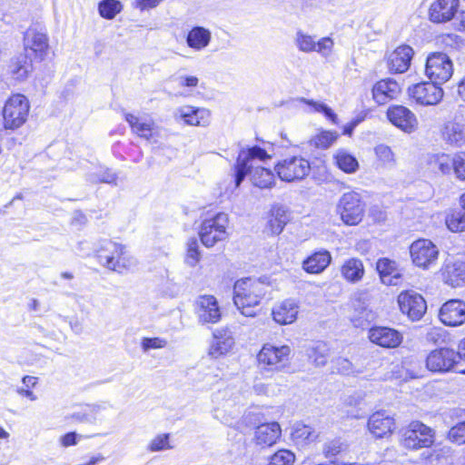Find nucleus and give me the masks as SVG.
Returning <instances> with one entry per match:
<instances>
[{
  "label": "nucleus",
  "mask_w": 465,
  "mask_h": 465,
  "mask_svg": "<svg viewBox=\"0 0 465 465\" xmlns=\"http://www.w3.org/2000/svg\"><path fill=\"white\" fill-rule=\"evenodd\" d=\"M271 159V155L259 146H252L240 151L235 165V186L238 187L247 175L254 186L259 188H271L275 183L273 173L258 165Z\"/></svg>",
  "instance_id": "1"
},
{
  "label": "nucleus",
  "mask_w": 465,
  "mask_h": 465,
  "mask_svg": "<svg viewBox=\"0 0 465 465\" xmlns=\"http://www.w3.org/2000/svg\"><path fill=\"white\" fill-rule=\"evenodd\" d=\"M268 288L269 285L261 279L238 280L233 286V302L242 315L253 317Z\"/></svg>",
  "instance_id": "2"
},
{
  "label": "nucleus",
  "mask_w": 465,
  "mask_h": 465,
  "mask_svg": "<svg viewBox=\"0 0 465 465\" xmlns=\"http://www.w3.org/2000/svg\"><path fill=\"white\" fill-rule=\"evenodd\" d=\"M94 251L103 267L118 273H123L136 264L135 260L128 254L126 247L112 240L99 241Z\"/></svg>",
  "instance_id": "3"
},
{
  "label": "nucleus",
  "mask_w": 465,
  "mask_h": 465,
  "mask_svg": "<svg viewBox=\"0 0 465 465\" xmlns=\"http://www.w3.org/2000/svg\"><path fill=\"white\" fill-rule=\"evenodd\" d=\"M29 110V101L24 94L11 95L2 110L4 128L15 130L21 127L27 120Z\"/></svg>",
  "instance_id": "4"
},
{
  "label": "nucleus",
  "mask_w": 465,
  "mask_h": 465,
  "mask_svg": "<svg viewBox=\"0 0 465 465\" xmlns=\"http://www.w3.org/2000/svg\"><path fill=\"white\" fill-rule=\"evenodd\" d=\"M434 440V430L419 420L411 421L402 430L401 444L409 450L429 448Z\"/></svg>",
  "instance_id": "5"
},
{
  "label": "nucleus",
  "mask_w": 465,
  "mask_h": 465,
  "mask_svg": "<svg viewBox=\"0 0 465 465\" xmlns=\"http://www.w3.org/2000/svg\"><path fill=\"white\" fill-rule=\"evenodd\" d=\"M228 215L223 213H219L212 218L205 219L199 230L202 243L207 248H211L218 242L226 240L228 237Z\"/></svg>",
  "instance_id": "6"
},
{
  "label": "nucleus",
  "mask_w": 465,
  "mask_h": 465,
  "mask_svg": "<svg viewBox=\"0 0 465 465\" xmlns=\"http://www.w3.org/2000/svg\"><path fill=\"white\" fill-rule=\"evenodd\" d=\"M336 211L345 224L357 225L364 216L365 205L358 193L348 192L341 196Z\"/></svg>",
  "instance_id": "7"
},
{
  "label": "nucleus",
  "mask_w": 465,
  "mask_h": 465,
  "mask_svg": "<svg viewBox=\"0 0 465 465\" xmlns=\"http://www.w3.org/2000/svg\"><path fill=\"white\" fill-rule=\"evenodd\" d=\"M274 170L282 181L292 183L304 179L311 172V165L305 158L292 156L279 162Z\"/></svg>",
  "instance_id": "8"
},
{
  "label": "nucleus",
  "mask_w": 465,
  "mask_h": 465,
  "mask_svg": "<svg viewBox=\"0 0 465 465\" xmlns=\"http://www.w3.org/2000/svg\"><path fill=\"white\" fill-rule=\"evenodd\" d=\"M425 73L430 81L442 84L453 74L452 62L444 53L431 54L427 58Z\"/></svg>",
  "instance_id": "9"
},
{
  "label": "nucleus",
  "mask_w": 465,
  "mask_h": 465,
  "mask_svg": "<svg viewBox=\"0 0 465 465\" xmlns=\"http://www.w3.org/2000/svg\"><path fill=\"white\" fill-rule=\"evenodd\" d=\"M459 360L460 355L454 350L449 348H441L434 350L427 356V369L432 372H447L453 371L457 372L460 367Z\"/></svg>",
  "instance_id": "10"
},
{
  "label": "nucleus",
  "mask_w": 465,
  "mask_h": 465,
  "mask_svg": "<svg viewBox=\"0 0 465 465\" xmlns=\"http://www.w3.org/2000/svg\"><path fill=\"white\" fill-rule=\"evenodd\" d=\"M439 85L432 81L419 83L410 86L408 94L420 105H436L442 100L444 94L442 88Z\"/></svg>",
  "instance_id": "11"
},
{
  "label": "nucleus",
  "mask_w": 465,
  "mask_h": 465,
  "mask_svg": "<svg viewBox=\"0 0 465 465\" xmlns=\"http://www.w3.org/2000/svg\"><path fill=\"white\" fill-rule=\"evenodd\" d=\"M398 303L401 312L411 321H419L427 311V303L424 298L413 292H402L398 296Z\"/></svg>",
  "instance_id": "12"
},
{
  "label": "nucleus",
  "mask_w": 465,
  "mask_h": 465,
  "mask_svg": "<svg viewBox=\"0 0 465 465\" xmlns=\"http://www.w3.org/2000/svg\"><path fill=\"white\" fill-rule=\"evenodd\" d=\"M410 252L415 265L420 268H428L436 262L439 249L431 241L419 239L411 243Z\"/></svg>",
  "instance_id": "13"
},
{
  "label": "nucleus",
  "mask_w": 465,
  "mask_h": 465,
  "mask_svg": "<svg viewBox=\"0 0 465 465\" xmlns=\"http://www.w3.org/2000/svg\"><path fill=\"white\" fill-rule=\"evenodd\" d=\"M290 354L291 348L288 345L264 344L257 358L260 364L268 366L272 370H280L288 362Z\"/></svg>",
  "instance_id": "14"
},
{
  "label": "nucleus",
  "mask_w": 465,
  "mask_h": 465,
  "mask_svg": "<svg viewBox=\"0 0 465 465\" xmlns=\"http://www.w3.org/2000/svg\"><path fill=\"white\" fill-rule=\"evenodd\" d=\"M25 54L29 57L43 60L48 50V38L45 33L29 28L24 38Z\"/></svg>",
  "instance_id": "15"
},
{
  "label": "nucleus",
  "mask_w": 465,
  "mask_h": 465,
  "mask_svg": "<svg viewBox=\"0 0 465 465\" xmlns=\"http://www.w3.org/2000/svg\"><path fill=\"white\" fill-rule=\"evenodd\" d=\"M390 122L405 133L411 134L418 127V120L415 114L402 105L391 106L387 111Z\"/></svg>",
  "instance_id": "16"
},
{
  "label": "nucleus",
  "mask_w": 465,
  "mask_h": 465,
  "mask_svg": "<svg viewBox=\"0 0 465 465\" xmlns=\"http://www.w3.org/2000/svg\"><path fill=\"white\" fill-rule=\"evenodd\" d=\"M460 7V0H435L429 9V18L432 23L443 24L454 18Z\"/></svg>",
  "instance_id": "17"
},
{
  "label": "nucleus",
  "mask_w": 465,
  "mask_h": 465,
  "mask_svg": "<svg viewBox=\"0 0 465 465\" xmlns=\"http://www.w3.org/2000/svg\"><path fill=\"white\" fill-rule=\"evenodd\" d=\"M439 318L447 326H460L465 322V302L460 300L446 302L440 309Z\"/></svg>",
  "instance_id": "18"
},
{
  "label": "nucleus",
  "mask_w": 465,
  "mask_h": 465,
  "mask_svg": "<svg viewBox=\"0 0 465 465\" xmlns=\"http://www.w3.org/2000/svg\"><path fill=\"white\" fill-rule=\"evenodd\" d=\"M234 338L228 329H216L213 332V339L208 349V355L218 359L226 355L234 346Z\"/></svg>",
  "instance_id": "19"
},
{
  "label": "nucleus",
  "mask_w": 465,
  "mask_h": 465,
  "mask_svg": "<svg viewBox=\"0 0 465 465\" xmlns=\"http://www.w3.org/2000/svg\"><path fill=\"white\" fill-rule=\"evenodd\" d=\"M196 312L202 323H217L222 317L218 302L213 295H203L198 298Z\"/></svg>",
  "instance_id": "20"
},
{
  "label": "nucleus",
  "mask_w": 465,
  "mask_h": 465,
  "mask_svg": "<svg viewBox=\"0 0 465 465\" xmlns=\"http://www.w3.org/2000/svg\"><path fill=\"white\" fill-rule=\"evenodd\" d=\"M282 429L278 422L262 423L254 429L252 440L260 448L274 445L280 439Z\"/></svg>",
  "instance_id": "21"
},
{
  "label": "nucleus",
  "mask_w": 465,
  "mask_h": 465,
  "mask_svg": "<svg viewBox=\"0 0 465 465\" xmlns=\"http://www.w3.org/2000/svg\"><path fill=\"white\" fill-rule=\"evenodd\" d=\"M369 339L384 348H396L402 341V335L398 331L388 327H373L369 331Z\"/></svg>",
  "instance_id": "22"
},
{
  "label": "nucleus",
  "mask_w": 465,
  "mask_h": 465,
  "mask_svg": "<svg viewBox=\"0 0 465 465\" xmlns=\"http://www.w3.org/2000/svg\"><path fill=\"white\" fill-rule=\"evenodd\" d=\"M176 120H183L185 124L194 126H206L210 121V112L204 108L182 106L174 112Z\"/></svg>",
  "instance_id": "23"
},
{
  "label": "nucleus",
  "mask_w": 465,
  "mask_h": 465,
  "mask_svg": "<svg viewBox=\"0 0 465 465\" xmlns=\"http://www.w3.org/2000/svg\"><path fill=\"white\" fill-rule=\"evenodd\" d=\"M413 50L409 45H401L388 56V67L391 72L401 74L406 72L413 56Z\"/></svg>",
  "instance_id": "24"
},
{
  "label": "nucleus",
  "mask_w": 465,
  "mask_h": 465,
  "mask_svg": "<svg viewBox=\"0 0 465 465\" xmlns=\"http://www.w3.org/2000/svg\"><path fill=\"white\" fill-rule=\"evenodd\" d=\"M465 124L455 120L447 121L440 131L441 138L450 146L460 148L465 144Z\"/></svg>",
  "instance_id": "25"
},
{
  "label": "nucleus",
  "mask_w": 465,
  "mask_h": 465,
  "mask_svg": "<svg viewBox=\"0 0 465 465\" xmlns=\"http://www.w3.org/2000/svg\"><path fill=\"white\" fill-rule=\"evenodd\" d=\"M443 282L451 287L465 285V262L449 261L441 270Z\"/></svg>",
  "instance_id": "26"
},
{
  "label": "nucleus",
  "mask_w": 465,
  "mask_h": 465,
  "mask_svg": "<svg viewBox=\"0 0 465 465\" xmlns=\"http://www.w3.org/2000/svg\"><path fill=\"white\" fill-rule=\"evenodd\" d=\"M401 93L400 84L393 79L387 78L379 81L372 88L373 99L379 104H385Z\"/></svg>",
  "instance_id": "27"
},
{
  "label": "nucleus",
  "mask_w": 465,
  "mask_h": 465,
  "mask_svg": "<svg viewBox=\"0 0 465 465\" xmlns=\"http://www.w3.org/2000/svg\"><path fill=\"white\" fill-rule=\"evenodd\" d=\"M298 313V303L290 299L275 305L272 312L273 320L281 325H287L294 322L297 319Z\"/></svg>",
  "instance_id": "28"
},
{
  "label": "nucleus",
  "mask_w": 465,
  "mask_h": 465,
  "mask_svg": "<svg viewBox=\"0 0 465 465\" xmlns=\"http://www.w3.org/2000/svg\"><path fill=\"white\" fill-rule=\"evenodd\" d=\"M125 121L129 124L134 134L147 141L152 140L158 134V126L153 120L142 121L138 116L126 113Z\"/></svg>",
  "instance_id": "29"
},
{
  "label": "nucleus",
  "mask_w": 465,
  "mask_h": 465,
  "mask_svg": "<svg viewBox=\"0 0 465 465\" xmlns=\"http://www.w3.org/2000/svg\"><path fill=\"white\" fill-rule=\"evenodd\" d=\"M376 269L382 283L386 285H398L400 283L401 272L394 261L388 258L379 259Z\"/></svg>",
  "instance_id": "30"
},
{
  "label": "nucleus",
  "mask_w": 465,
  "mask_h": 465,
  "mask_svg": "<svg viewBox=\"0 0 465 465\" xmlns=\"http://www.w3.org/2000/svg\"><path fill=\"white\" fill-rule=\"evenodd\" d=\"M368 428L375 437L382 438L392 431L394 420L384 412L378 411L370 417Z\"/></svg>",
  "instance_id": "31"
},
{
  "label": "nucleus",
  "mask_w": 465,
  "mask_h": 465,
  "mask_svg": "<svg viewBox=\"0 0 465 465\" xmlns=\"http://www.w3.org/2000/svg\"><path fill=\"white\" fill-rule=\"evenodd\" d=\"M454 153H434L428 158V166L431 172L440 175H450L453 172Z\"/></svg>",
  "instance_id": "32"
},
{
  "label": "nucleus",
  "mask_w": 465,
  "mask_h": 465,
  "mask_svg": "<svg viewBox=\"0 0 465 465\" xmlns=\"http://www.w3.org/2000/svg\"><path fill=\"white\" fill-rule=\"evenodd\" d=\"M331 255L327 250L315 252L302 262L303 270L308 273H321L331 263Z\"/></svg>",
  "instance_id": "33"
},
{
  "label": "nucleus",
  "mask_w": 465,
  "mask_h": 465,
  "mask_svg": "<svg viewBox=\"0 0 465 465\" xmlns=\"http://www.w3.org/2000/svg\"><path fill=\"white\" fill-rule=\"evenodd\" d=\"M212 33L209 29L203 26H194L187 34V45L196 51L204 50L211 43Z\"/></svg>",
  "instance_id": "34"
},
{
  "label": "nucleus",
  "mask_w": 465,
  "mask_h": 465,
  "mask_svg": "<svg viewBox=\"0 0 465 465\" xmlns=\"http://www.w3.org/2000/svg\"><path fill=\"white\" fill-rule=\"evenodd\" d=\"M33 71V59L28 54H20L12 59L9 73L17 81H25Z\"/></svg>",
  "instance_id": "35"
},
{
  "label": "nucleus",
  "mask_w": 465,
  "mask_h": 465,
  "mask_svg": "<svg viewBox=\"0 0 465 465\" xmlns=\"http://www.w3.org/2000/svg\"><path fill=\"white\" fill-rule=\"evenodd\" d=\"M364 265L360 259L350 258L344 262L341 268L342 277L349 282H360L364 276Z\"/></svg>",
  "instance_id": "36"
},
{
  "label": "nucleus",
  "mask_w": 465,
  "mask_h": 465,
  "mask_svg": "<svg viewBox=\"0 0 465 465\" xmlns=\"http://www.w3.org/2000/svg\"><path fill=\"white\" fill-rule=\"evenodd\" d=\"M336 166L346 173H354L359 169V162L355 156L345 149H338L333 154Z\"/></svg>",
  "instance_id": "37"
},
{
  "label": "nucleus",
  "mask_w": 465,
  "mask_h": 465,
  "mask_svg": "<svg viewBox=\"0 0 465 465\" xmlns=\"http://www.w3.org/2000/svg\"><path fill=\"white\" fill-rule=\"evenodd\" d=\"M353 313L351 315V321L355 327L364 328L375 318L374 312L360 301L352 302Z\"/></svg>",
  "instance_id": "38"
},
{
  "label": "nucleus",
  "mask_w": 465,
  "mask_h": 465,
  "mask_svg": "<svg viewBox=\"0 0 465 465\" xmlns=\"http://www.w3.org/2000/svg\"><path fill=\"white\" fill-rule=\"evenodd\" d=\"M318 437L315 430L307 425L297 424L292 432V439L297 445L309 444Z\"/></svg>",
  "instance_id": "39"
},
{
  "label": "nucleus",
  "mask_w": 465,
  "mask_h": 465,
  "mask_svg": "<svg viewBox=\"0 0 465 465\" xmlns=\"http://www.w3.org/2000/svg\"><path fill=\"white\" fill-rule=\"evenodd\" d=\"M288 222V216L283 208L278 207L272 211L268 227L272 234H280Z\"/></svg>",
  "instance_id": "40"
},
{
  "label": "nucleus",
  "mask_w": 465,
  "mask_h": 465,
  "mask_svg": "<svg viewBox=\"0 0 465 465\" xmlns=\"http://www.w3.org/2000/svg\"><path fill=\"white\" fill-rule=\"evenodd\" d=\"M445 223L448 229L453 232L465 231V213L461 211H450L445 217Z\"/></svg>",
  "instance_id": "41"
},
{
  "label": "nucleus",
  "mask_w": 465,
  "mask_h": 465,
  "mask_svg": "<svg viewBox=\"0 0 465 465\" xmlns=\"http://www.w3.org/2000/svg\"><path fill=\"white\" fill-rule=\"evenodd\" d=\"M316 36L304 33L302 30L296 32L294 44L299 51L302 53H313L315 50Z\"/></svg>",
  "instance_id": "42"
},
{
  "label": "nucleus",
  "mask_w": 465,
  "mask_h": 465,
  "mask_svg": "<svg viewBox=\"0 0 465 465\" xmlns=\"http://www.w3.org/2000/svg\"><path fill=\"white\" fill-rule=\"evenodd\" d=\"M374 153L382 166L391 168L396 165V156L390 146L378 144L374 148Z\"/></svg>",
  "instance_id": "43"
},
{
  "label": "nucleus",
  "mask_w": 465,
  "mask_h": 465,
  "mask_svg": "<svg viewBox=\"0 0 465 465\" xmlns=\"http://www.w3.org/2000/svg\"><path fill=\"white\" fill-rule=\"evenodd\" d=\"M339 134L331 131H321L310 140L311 145L319 149H327L337 140Z\"/></svg>",
  "instance_id": "44"
},
{
  "label": "nucleus",
  "mask_w": 465,
  "mask_h": 465,
  "mask_svg": "<svg viewBox=\"0 0 465 465\" xmlns=\"http://www.w3.org/2000/svg\"><path fill=\"white\" fill-rule=\"evenodd\" d=\"M329 349L323 342H318L307 350L308 357L317 366H323L327 362Z\"/></svg>",
  "instance_id": "45"
},
{
  "label": "nucleus",
  "mask_w": 465,
  "mask_h": 465,
  "mask_svg": "<svg viewBox=\"0 0 465 465\" xmlns=\"http://www.w3.org/2000/svg\"><path fill=\"white\" fill-rule=\"evenodd\" d=\"M122 9V4L117 0H103L98 5L100 15L106 19L114 18Z\"/></svg>",
  "instance_id": "46"
},
{
  "label": "nucleus",
  "mask_w": 465,
  "mask_h": 465,
  "mask_svg": "<svg viewBox=\"0 0 465 465\" xmlns=\"http://www.w3.org/2000/svg\"><path fill=\"white\" fill-rule=\"evenodd\" d=\"M147 449L151 452L162 451V450L173 449V446L170 444V434L169 433L158 434L150 441Z\"/></svg>",
  "instance_id": "47"
},
{
  "label": "nucleus",
  "mask_w": 465,
  "mask_h": 465,
  "mask_svg": "<svg viewBox=\"0 0 465 465\" xmlns=\"http://www.w3.org/2000/svg\"><path fill=\"white\" fill-rule=\"evenodd\" d=\"M200 259L199 243L195 238H192L187 242L185 262L189 266L194 267L199 262Z\"/></svg>",
  "instance_id": "48"
},
{
  "label": "nucleus",
  "mask_w": 465,
  "mask_h": 465,
  "mask_svg": "<svg viewBox=\"0 0 465 465\" xmlns=\"http://www.w3.org/2000/svg\"><path fill=\"white\" fill-rule=\"evenodd\" d=\"M314 52L323 58L330 57L333 53L334 41L330 36L316 39Z\"/></svg>",
  "instance_id": "49"
},
{
  "label": "nucleus",
  "mask_w": 465,
  "mask_h": 465,
  "mask_svg": "<svg viewBox=\"0 0 465 465\" xmlns=\"http://www.w3.org/2000/svg\"><path fill=\"white\" fill-rule=\"evenodd\" d=\"M294 454L288 450H280L270 459L268 465H293Z\"/></svg>",
  "instance_id": "50"
},
{
  "label": "nucleus",
  "mask_w": 465,
  "mask_h": 465,
  "mask_svg": "<svg viewBox=\"0 0 465 465\" xmlns=\"http://www.w3.org/2000/svg\"><path fill=\"white\" fill-rule=\"evenodd\" d=\"M87 180L90 183H112L116 181V175L109 169L100 170L99 173H92L87 175Z\"/></svg>",
  "instance_id": "51"
},
{
  "label": "nucleus",
  "mask_w": 465,
  "mask_h": 465,
  "mask_svg": "<svg viewBox=\"0 0 465 465\" xmlns=\"http://www.w3.org/2000/svg\"><path fill=\"white\" fill-rule=\"evenodd\" d=\"M448 439L458 445L465 444V421L451 427L448 432Z\"/></svg>",
  "instance_id": "52"
},
{
  "label": "nucleus",
  "mask_w": 465,
  "mask_h": 465,
  "mask_svg": "<svg viewBox=\"0 0 465 465\" xmlns=\"http://www.w3.org/2000/svg\"><path fill=\"white\" fill-rule=\"evenodd\" d=\"M452 173L458 180L465 181V152L454 153Z\"/></svg>",
  "instance_id": "53"
},
{
  "label": "nucleus",
  "mask_w": 465,
  "mask_h": 465,
  "mask_svg": "<svg viewBox=\"0 0 465 465\" xmlns=\"http://www.w3.org/2000/svg\"><path fill=\"white\" fill-rule=\"evenodd\" d=\"M167 346V341L160 337L148 338L145 337L141 341V348L143 352H147L153 349H163Z\"/></svg>",
  "instance_id": "54"
},
{
  "label": "nucleus",
  "mask_w": 465,
  "mask_h": 465,
  "mask_svg": "<svg viewBox=\"0 0 465 465\" xmlns=\"http://www.w3.org/2000/svg\"><path fill=\"white\" fill-rule=\"evenodd\" d=\"M347 450V446L340 440H332L325 444L323 453L327 458H334Z\"/></svg>",
  "instance_id": "55"
},
{
  "label": "nucleus",
  "mask_w": 465,
  "mask_h": 465,
  "mask_svg": "<svg viewBox=\"0 0 465 465\" xmlns=\"http://www.w3.org/2000/svg\"><path fill=\"white\" fill-rule=\"evenodd\" d=\"M303 101L313 107L315 112L323 113L327 118H329L332 124H337V115L333 113V111L325 104L314 102L312 100H305Z\"/></svg>",
  "instance_id": "56"
},
{
  "label": "nucleus",
  "mask_w": 465,
  "mask_h": 465,
  "mask_svg": "<svg viewBox=\"0 0 465 465\" xmlns=\"http://www.w3.org/2000/svg\"><path fill=\"white\" fill-rule=\"evenodd\" d=\"M102 409L100 405H94L89 407L88 412L83 415L78 414L76 417L80 421L93 422L95 420V415Z\"/></svg>",
  "instance_id": "57"
},
{
  "label": "nucleus",
  "mask_w": 465,
  "mask_h": 465,
  "mask_svg": "<svg viewBox=\"0 0 465 465\" xmlns=\"http://www.w3.org/2000/svg\"><path fill=\"white\" fill-rule=\"evenodd\" d=\"M336 364L338 371L343 374H349L352 370L351 363L347 359L339 358L336 361Z\"/></svg>",
  "instance_id": "58"
},
{
  "label": "nucleus",
  "mask_w": 465,
  "mask_h": 465,
  "mask_svg": "<svg viewBox=\"0 0 465 465\" xmlns=\"http://www.w3.org/2000/svg\"><path fill=\"white\" fill-rule=\"evenodd\" d=\"M442 338V330L440 328L433 327L430 329L426 334V339L429 341L436 343Z\"/></svg>",
  "instance_id": "59"
},
{
  "label": "nucleus",
  "mask_w": 465,
  "mask_h": 465,
  "mask_svg": "<svg viewBox=\"0 0 465 465\" xmlns=\"http://www.w3.org/2000/svg\"><path fill=\"white\" fill-rule=\"evenodd\" d=\"M77 434L75 432H69L61 438V444L64 447L74 446L77 443Z\"/></svg>",
  "instance_id": "60"
},
{
  "label": "nucleus",
  "mask_w": 465,
  "mask_h": 465,
  "mask_svg": "<svg viewBox=\"0 0 465 465\" xmlns=\"http://www.w3.org/2000/svg\"><path fill=\"white\" fill-rule=\"evenodd\" d=\"M163 0H137V6L141 10L156 7Z\"/></svg>",
  "instance_id": "61"
},
{
  "label": "nucleus",
  "mask_w": 465,
  "mask_h": 465,
  "mask_svg": "<svg viewBox=\"0 0 465 465\" xmlns=\"http://www.w3.org/2000/svg\"><path fill=\"white\" fill-rule=\"evenodd\" d=\"M180 84L183 86L194 87L198 84V78L196 76H181Z\"/></svg>",
  "instance_id": "62"
},
{
  "label": "nucleus",
  "mask_w": 465,
  "mask_h": 465,
  "mask_svg": "<svg viewBox=\"0 0 465 465\" xmlns=\"http://www.w3.org/2000/svg\"><path fill=\"white\" fill-rule=\"evenodd\" d=\"M16 392L22 396L29 399L32 401H35L38 398L37 396L31 391L30 389H25L24 387L18 388Z\"/></svg>",
  "instance_id": "63"
},
{
  "label": "nucleus",
  "mask_w": 465,
  "mask_h": 465,
  "mask_svg": "<svg viewBox=\"0 0 465 465\" xmlns=\"http://www.w3.org/2000/svg\"><path fill=\"white\" fill-rule=\"evenodd\" d=\"M253 391L257 395H267L269 393V387L266 383L257 382L253 385Z\"/></svg>",
  "instance_id": "64"
}]
</instances>
